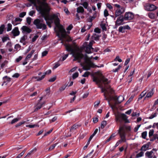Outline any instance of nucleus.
I'll return each instance as SVG.
<instances>
[{"instance_id":"nucleus-62","label":"nucleus","mask_w":158,"mask_h":158,"mask_svg":"<svg viewBox=\"0 0 158 158\" xmlns=\"http://www.w3.org/2000/svg\"><path fill=\"white\" fill-rule=\"evenodd\" d=\"M38 36L37 35H35L32 39V41L34 42L38 38Z\"/></svg>"},{"instance_id":"nucleus-35","label":"nucleus","mask_w":158,"mask_h":158,"mask_svg":"<svg viewBox=\"0 0 158 158\" xmlns=\"http://www.w3.org/2000/svg\"><path fill=\"white\" fill-rule=\"evenodd\" d=\"M143 154H144V153L143 152H139V153H138L136 155V157L137 158H138L139 157H141L143 156Z\"/></svg>"},{"instance_id":"nucleus-37","label":"nucleus","mask_w":158,"mask_h":158,"mask_svg":"<svg viewBox=\"0 0 158 158\" xmlns=\"http://www.w3.org/2000/svg\"><path fill=\"white\" fill-rule=\"evenodd\" d=\"M31 18L30 17H28L27 18V22L29 25L30 24L31 22Z\"/></svg>"},{"instance_id":"nucleus-14","label":"nucleus","mask_w":158,"mask_h":158,"mask_svg":"<svg viewBox=\"0 0 158 158\" xmlns=\"http://www.w3.org/2000/svg\"><path fill=\"white\" fill-rule=\"evenodd\" d=\"M150 145L149 143H148L146 144L143 145L141 148V150L145 151L149 149V148Z\"/></svg>"},{"instance_id":"nucleus-17","label":"nucleus","mask_w":158,"mask_h":158,"mask_svg":"<svg viewBox=\"0 0 158 158\" xmlns=\"http://www.w3.org/2000/svg\"><path fill=\"white\" fill-rule=\"evenodd\" d=\"M44 104L43 102H39L35 106V111H36L40 109L42 105Z\"/></svg>"},{"instance_id":"nucleus-46","label":"nucleus","mask_w":158,"mask_h":158,"mask_svg":"<svg viewBox=\"0 0 158 158\" xmlns=\"http://www.w3.org/2000/svg\"><path fill=\"white\" fill-rule=\"evenodd\" d=\"M26 13L25 12H23L20 14L19 16L20 17L23 18L26 15Z\"/></svg>"},{"instance_id":"nucleus-44","label":"nucleus","mask_w":158,"mask_h":158,"mask_svg":"<svg viewBox=\"0 0 158 158\" xmlns=\"http://www.w3.org/2000/svg\"><path fill=\"white\" fill-rule=\"evenodd\" d=\"M94 31L98 33H100L101 32L100 29L98 28H95L94 30Z\"/></svg>"},{"instance_id":"nucleus-45","label":"nucleus","mask_w":158,"mask_h":158,"mask_svg":"<svg viewBox=\"0 0 158 158\" xmlns=\"http://www.w3.org/2000/svg\"><path fill=\"white\" fill-rule=\"evenodd\" d=\"M114 61H118V62H120L122 61V60L120 58L119 56H117L114 59Z\"/></svg>"},{"instance_id":"nucleus-8","label":"nucleus","mask_w":158,"mask_h":158,"mask_svg":"<svg viewBox=\"0 0 158 158\" xmlns=\"http://www.w3.org/2000/svg\"><path fill=\"white\" fill-rule=\"evenodd\" d=\"M124 128V127H120L118 131V133L119 134L121 138V139L120 140H121V142L125 141V135L123 132Z\"/></svg>"},{"instance_id":"nucleus-36","label":"nucleus","mask_w":158,"mask_h":158,"mask_svg":"<svg viewBox=\"0 0 158 158\" xmlns=\"http://www.w3.org/2000/svg\"><path fill=\"white\" fill-rule=\"evenodd\" d=\"M11 29H12V25L10 23L8 24V26H7V31H9L11 30Z\"/></svg>"},{"instance_id":"nucleus-1","label":"nucleus","mask_w":158,"mask_h":158,"mask_svg":"<svg viewBox=\"0 0 158 158\" xmlns=\"http://www.w3.org/2000/svg\"><path fill=\"white\" fill-rule=\"evenodd\" d=\"M45 0H38L37 4H35V6L37 10L39 11L44 17L46 23L50 27L51 23L54 22L56 27L55 28V31L57 35L62 40L61 43L63 44L64 41H70L72 39L66 35L65 29L63 26L59 24V19L58 17L59 14L49 15L48 13L50 8L48 4L45 2Z\"/></svg>"},{"instance_id":"nucleus-20","label":"nucleus","mask_w":158,"mask_h":158,"mask_svg":"<svg viewBox=\"0 0 158 158\" xmlns=\"http://www.w3.org/2000/svg\"><path fill=\"white\" fill-rule=\"evenodd\" d=\"M154 92L153 90H151L147 94L145 98H150L153 94Z\"/></svg>"},{"instance_id":"nucleus-50","label":"nucleus","mask_w":158,"mask_h":158,"mask_svg":"<svg viewBox=\"0 0 158 158\" xmlns=\"http://www.w3.org/2000/svg\"><path fill=\"white\" fill-rule=\"evenodd\" d=\"M77 67H75L74 68L72 69L69 72V73L74 72L77 69Z\"/></svg>"},{"instance_id":"nucleus-38","label":"nucleus","mask_w":158,"mask_h":158,"mask_svg":"<svg viewBox=\"0 0 158 158\" xmlns=\"http://www.w3.org/2000/svg\"><path fill=\"white\" fill-rule=\"evenodd\" d=\"M147 135V132L146 131H145L143 132L142 134V136L143 138L145 139Z\"/></svg>"},{"instance_id":"nucleus-6","label":"nucleus","mask_w":158,"mask_h":158,"mask_svg":"<svg viewBox=\"0 0 158 158\" xmlns=\"http://www.w3.org/2000/svg\"><path fill=\"white\" fill-rule=\"evenodd\" d=\"M116 119L117 121H119V118H122L125 123H129L130 122L129 120L127 119V116L124 114L118 113L115 114Z\"/></svg>"},{"instance_id":"nucleus-18","label":"nucleus","mask_w":158,"mask_h":158,"mask_svg":"<svg viewBox=\"0 0 158 158\" xmlns=\"http://www.w3.org/2000/svg\"><path fill=\"white\" fill-rule=\"evenodd\" d=\"M102 91L103 92H105L104 93V96L105 97V98L106 99H107V97H108V91L109 90V89H106V88L102 87Z\"/></svg>"},{"instance_id":"nucleus-49","label":"nucleus","mask_w":158,"mask_h":158,"mask_svg":"<svg viewBox=\"0 0 158 158\" xmlns=\"http://www.w3.org/2000/svg\"><path fill=\"white\" fill-rule=\"evenodd\" d=\"M101 28H102V29L103 30H106V26H105V24H102L101 25Z\"/></svg>"},{"instance_id":"nucleus-31","label":"nucleus","mask_w":158,"mask_h":158,"mask_svg":"<svg viewBox=\"0 0 158 158\" xmlns=\"http://www.w3.org/2000/svg\"><path fill=\"white\" fill-rule=\"evenodd\" d=\"M90 74V73L88 71L85 72L84 74H83L82 76L84 77H87Z\"/></svg>"},{"instance_id":"nucleus-63","label":"nucleus","mask_w":158,"mask_h":158,"mask_svg":"<svg viewBox=\"0 0 158 158\" xmlns=\"http://www.w3.org/2000/svg\"><path fill=\"white\" fill-rule=\"evenodd\" d=\"M60 65V64L58 63H56L53 67L54 69H55Z\"/></svg>"},{"instance_id":"nucleus-2","label":"nucleus","mask_w":158,"mask_h":158,"mask_svg":"<svg viewBox=\"0 0 158 158\" xmlns=\"http://www.w3.org/2000/svg\"><path fill=\"white\" fill-rule=\"evenodd\" d=\"M94 43V41H90L89 45L87 43L85 42L83 45L82 49L79 48L76 45L65 44L66 49L67 51L71 52V54L74 57L73 61L77 60H84V62L81 63V64L83 67V69L85 70H89L90 67H94L97 66L95 65L92 63L90 60L92 57H88L86 55L83 56L82 53V50L83 49L87 53H90L91 52V50L93 49L92 47V45Z\"/></svg>"},{"instance_id":"nucleus-12","label":"nucleus","mask_w":158,"mask_h":158,"mask_svg":"<svg viewBox=\"0 0 158 158\" xmlns=\"http://www.w3.org/2000/svg\"><path fill=\"white\" fill-rule=\"evenodd\" d=\"M51 72V70H49L45 73L44 74L42 75L41 77L39 76L37 77H35V78L37 79V81H40L44 78L46 74H50Z\"/></svg>"},{"instance_id":"nucleus-48","label":"nucleus","mask_w":158,"mask_h":158,"mask_svg":"<svg viewBox=\"0 0 158 158\" xmlns=\"http://www.w3.org/2000/svg\"><path fill=\"white\" fill-rule=\"evenodd\" d=\"M98 131V129H96L94 132L92 134V135L90 136V137H91L92 138H93V137L96 135V134L97 133Z\"/></svg>"},{"instance_id":"nucleus-19","label":"nucleus","mask_w":158,"mask_h":158,"mask_svg":"<svg viewBox=\"0 0 158 158\" xmlns=\"http://www.w3.org/2000/svg\"><path fill=\"white\" fill-rule=\"evenodd\" d=\"M35 52L34 50H32L31 52L28 55H27V56L26 58V60H28L31 57L32 55Z\"/></svg>"},{"instance_id":"nucleus-33","label":"nucleus","mask_w":158,"mask_h":158,"mask_svg":"<svg viewBox=\"0 0 158 158\" xmlns=\"http://www.w3.org/2000/svg\"><path fill=\"white\" fill-rule=\"evenodd\" d=\"M25 151L24 150L21 153L19 154L16 157V158H20L24 154L25 152Z\"/></svg>"},{"instance_id":"nucleus-57","label":"nucleus","mask_w":158,"mask_h":158,"mask_svg":"<svg viewBox=\"0 0 158 158\" xmlns=\"http://www.w3.org/2000/svg\"><path fill=\"white\" fill-rule=\"evenodd\" d=\"M52 131V129L50 130H49V131H48L47 132H46V133H45V134H44V136H46L47 135H48L50 133H51V132Z\"/></svg>"},{"instance_id":"nucleus-55","label":"nucleus","mask_w":158,"mask_h":158,"mask_svg":"<svg viewBox=\"0 0 158 158\" xmlns=\"http://www.w3.org/2000/svg\"><path fill=\"white\" fill-rule=\"evenodd\" d=\"M9 40V38L7 37H4L2 38V40L3 42L6 41L7 40Z\"/></svg>"},{"instance_id":"nucleus-51","label":"nucleus","mask_w":158,"mask_h":158,"mask_svg":"<svg viewBox=\"0 0 158 158\" xmlns=\"http://www.w3.org/2000/svg\"><path fill=\"white\" fill-rule=\"evenodd\" d=\"M154 133V130H151L150 131L149 133V136H152Z\"/></svg>"},{"instance_id":"nucleus-58","label":"nucleus","mask_w":158,"mask_h":158,"mask_svg":"<svg viewBox=\"0 0 158 158\" xmlns=\"http://www.w3.org/2000/svg\"><path fill=\"white\" fill-rule=\"evenodd\" d=\"M19 76V74L18 73H15L13 75L12 77H13L18 78Z\"/></svg>"},{"instance_id":"nucleus-41","label":"nucleus","mask_w":158,"mask_h":158,"mask_svg":"<svg viewBox=\"0 0 158 158\" xmlns=\"http://www.w3.org/2000/svg\"><path fill=\"white\" fill-rule=\"evenodd\" d=\"M32 3L34 4V5L35 6V4H37V1L38 0H28Z\"/></svg>"},{"instance_id":"nucleus-59","label":"nucleus","mask_w":158,"mask_h":158,"mask_svg":"<svg viewBox=\"0 0 158 158\" xmlns=\"http://www.w3.org/2000/svg\"><path fill=\"white\" fill-rule=\"evenodd\" d=\"M12 45L10 42H8L6 44V47L7 48H10L11 47Z\"/></svg>"},{"instance_id":"nucleus-7","label":"nucleus","mask_w":158,"mask_h":158,"mask_svg":"<svg viewBox=\"0 0 158 158\" xmlns=\"http://www.w3.org/2000/svg\"><path fill=\"white\" fill-rule=\"evenodd\" d=\"M157 7L153 4H147L144 6V9L148 11H153L157 9Z\"/></svg>"},{"instance_id":"nucleus-21","label":"nucleus","mask_w":158,"mask_h":158,"mask_svg":"<svg viewBox=\"0 0 158 158\" xmlns=\"http://www.w3.org/2000/svg\"><path fill=\"white\" fill-rule=\"evenodd\" d=\"M77 12L78 13H82L84 12V9L82 6L78 7L77 9Z\"/></svg>"},{"instance_id":"nucleus-34","label":"nucleus","mask_w":158,"mask_h":158,"mask_svg":"<svg viewBox=\"0 0 158 158\" xmlns=\"http://www.w3.org/2000/svg\"><path fill=\"white\" fill-rule=\"evenodd\" d=\"M26 122L25 121H22V122H21L19 123H18L17 124H16V127H18L19 126L22 125L25 123H26Z\"/></svg>"},{"instance_id":"nucleus-5","label":"nucleus","mask_w":158,"mask_h":158,"mask_svg":"<svg viewBox=\"0 0 158 158\" xmlns=\"http://www.w3.org/2000/svg\"><path fill=\"white\" fill-rule=\"evenodd\" d=\"M33 23L37 29L44 30L46 28V26L43 23L42 20L39 19H36L34 21Z\"/></svg>"},{"instance_id":"nucleus-25","label":"nucleus","mask_w":158,"mask_h":158,"mask_svg":"<svg viewBox=\"0 0 158 158\" xmlns=\"http://www.w3.org/2000/svg\"><path fill=\"white\" fill-rule=\"evenodd\" d=\"M20 119V118H16L13 119L9 123L11 124H13L19 121Z\"/></svg>"},{"instance_id":"nucleus-30","label":"nucleus","mask_w":158,"mask_h":158,"mask_svg":"<svg viewBox=\"0 0 158 158\" xmlns=\"http://www.w3.org/2000/svg\"><path fill=\"white\" fill-rule=\"evenodd\" d=\"M4 28L5 26L4 25H2L0 27V34H2Z\"/></svg>"},{"instance_id":"nucleus-27","label":"nucleus","mask_w":158,"mask_h":158,"mask_svg":"<svg viewBox=\"0 0 158 158\" xmlns=\"http://www.w3.org/2000/svg\"><path fill=\"white\" fill-rule=\"evenodd\" d=\"M79 76V73L78 72H76L75 73H73L72 75V78L73 79H76V78L78 77Z\"/></svg>"},{"instance_id":"nucleus-26","label":"nucleus","mask_w":158,"mask_h":158,"mask_svg":"<svg viewBox=\"0 0 158 158\" xmlns=\"http://www.w3.org/2000/svg\"><path fill=\"white\" fill-rule=\"evenodd\" d=\"M81 5H82L85 9L87 8L89 6L88 2L86 1L83 2Z\"/></svg>"},{"instance_id":"nucleus-40","label":"nucleus","mask_w":158,"mask_h":158,"mask_svg":"<svg viewBox=\"0 0 158 158\" xmlns=\"http://www.w3.org/2000/svg\"><path fill=\"white\" fill-rule=\"evenodd\" d=\"M89 94V92H86L84 94H83V95L82 96L83 98H86L88 96Z\"/></svg>"},{"instance_id":"nucleus-13","label":"nucleus","mask_w":158,"mask_h":158,"mask_svg":"<svg viewBox=\"0 0 158 158\" xmlns=\"http://www.w3.org/2000/svg\"><path fill=\"white\" fill-rule=\"evenodd\" d=\"M21 29L23 32L29 33L31 31V29L26 26H23L21 28Z\"/></svg>"},{"instance_id":"nucleus-39","label":"nucleus","mask_w":158,"mask_h":158,"mask_svg":"<svg viewBox=\"0 0 158 158\" xmlns=\"http://www.w3.org/2000/svg\"><path fill=\"white\" fill-rule=\"evenodd\" d=\"M121 68V66L120 65H119L117 68H116L115 69L113 70V71L114 72H116Z\"/></svg>"},{"instance_id":"nucleus-53","label":"nucleus","mask_w":158,"mask_h":158,"mask_svg":"<svg viewBox=\"0 0 158 158\" xmlns=\"http://www.w3.org/2000/svg\"><path fill=\"white\" fill-rule=\"evenodd\" d=\"M156 116V114L154 113V114H152L151 116L149 117L148 118L150 119H152L154 118Z\"/></svg>"},{"instance_id":"nucleus-4","label":"nucleus","mask_w":158,"mask_h":158,"mask_svg":"<svg viewBox=\"0 0 158 158\" xmlns=\"http://www.w3.org/2000/svg\"><path fill=\"white\" fill-rule=\"evenodd\" d=\"M114 5L115 7V18L124 13L125 11V9L124 7L118 4H115Z\"/></svg>"},{"instance_id":"nucleus-52","label":"nucleus","mask_w":158,"mask_h":158,"mask_svg":"<svg viewBox=\"0 0 158 158\" xmlns=\"http://www.w3.org/2000/svg\"><path fill=\"white\" fill-rule=\"evenodd\" d=\"M35 13V11L31 10L29 12V15L31 16H32Z\"/></svg>"},{"instance_id":"nucleus-16","label":"nucleus","mask_w":158,"mask_h":158,"mask_svg":"<svg viewBox=\"0 0 158 158\" xmlns=\"http://www.w3.org/2000/svg\"><path fill=\"white\" fill-rule=\"evenodd\" d=\"M12 33L15 36L18 35L19 34V32L18 27H15L12 31Z\"/></svg>"},{"instance_id":"nucleus-42","label":"nucleus","mask_w":158,"mask_h":158,"mask_svg":"<svg viewBox=\"0 0 158 158\" xmlns=\"http://www.w3.org/2000/svg\"><path fill=\"white\" fill-rule=\"evenodd\" d=\"M20 46L18 44H16L15 46V48L16 50L20 49Z\"/></svg>"},{"instance_id":"nucleus-9","label":"nucleus","mask_w":158,"mask_h":158,"mask_svg":"<svg viewBox=\"0 0 158 158\" xmlns=\"http://www.w3.org/2000/svg\"><path fill=\"white\" fill-rule=\"evenodd\" d=\"M124 18L125 20H131L134 18V15L131 12H127L125 13Z\"/></svg>"},{"instance_id":"nucleus-56","label":"nucleus","mask_w":158,"mask_h":158,"mask_svg":"<svg viewBox=\"0 0 158 158\" xmlns=\"http://www.w3.org/2000/svg\"><path fill=\"white\" fill-rule=\"evenodd\" d=\"M124 29L123 28V26H121L119 28V31L120 32H123V30Z\"/></svg>"},{"instance_id":"nucleus-61","label":"nucleus","mask_w":158,"mask_h":158,"mask_svg":"<svg viewBox=\"0 0 158 158\" xmlns=\"http://www.w3.org/2000/svg\"><path fill=\"white\" fill-rule=\"evenodd\" d=\"M146 93V92H145V91H144L143 92H142L140 94L141 98H142V97H144V95H145Z\"/></svg>"},{"instance_id":"nucleus-3","label":"nucleus","mask_w":158,"mask_h":158,"mask_svg":"<svg viewBox=\"0 0 158 158\" xmlns=\"http://www.w3.org/2000/svg\"><path fill=\"white\" fill-rule=\"evenodd\" d=\"M93 81L97 84L102 82L104 84L108 83L109 81L107 79L105 78L102 73L100 71L95 73L93 78Z\"/></svg>"},{"instance_id":"nucleus-22","label":"nucleus","mask_w":158,"mask_h":158,"mask_svg":"<svg viewBox=\"0 0 158 158\" xmlns=\"http://www.w3.org/2000/svg\"><path fill=\"white\" fill-rule=\"evenodd\" d=\"M26 127L30 128H33L35 127H39V125L38 124H27L26 125Z\"/></svg>"},{"instance_id":"nucleus-32","label":"nucleus","mask_w":158,"mask_h":158,"mask_svg":"<svg viewBox=\"0 0 158 158\" xmlns=\"http://www.w3.org/2000/svg\"><path fill=\"white\" fill-rule=\"evenodd\" d=\"M78 127V126L77 125H73L71 128L70 131H71L73 130H75L77 129Z\"/></svg>"},{"instance_id":"nucleus-28","label":"nucleus","mask_w":158,"mask_h":158,"mask_svg":"<svg viewBox=\"0 0 158 158\" xmlns=\"http://www.w3.org/2000/svg\"><path fill=\"white\" fill-rule=\"evenodd\" d=\"M107 124V122L106 121H102L101 123V128L103 129Z\"/></svg>"},{"instance_id":"nucleus-24","label":"nucleus","mask_w":158,"mask_h":158,"mask_svg":"<svg viewBox=\"0 0 158 158\" xmlns=\"http://www.w3.org/2000/svg\"><path fill=\"white\" fill-rule=\"evenodd\" d=\"M116 135H117V134L116 133L112 134L111 135V136H110V138L106 140V142H108L111 140L114 139V138L116 136Z\"/></svg>"},{"instance_id":"nucleus-43","label":"nucleus","mask_w":158,"mask_h":158,"mask_svg":"<svg viewBox=\"0 0 158 158\" xmlns=\"http://www.w3.org/2000/svg\"><path fill=\"white\" fill-rule=\"evenodd\" d=\"M107 7L110 10H112L113 7L110 4L107 3L106 4Z\"/></svg>"},{"instance_id":"nucleus-47","label":"nucleus","mask_w":158,"mask_h":158,"mask_svg":"<svg viewBox=\"0 0 158 158\" xmlns=\"http://www.w3.org/2000/svg\"><path fill=\"white\" fill-rule=\"evenodd\" d=\"M104 16L105 17H106L109 15L108 11L106 9H105L104 10Z\"/></svg>"},{"instance_id":"nucleus-29","label":"nucleus","mask_w":158,"mask_h":158,"mask_svg":"<svg viewBox=\"0 0 158 158\" xmlns=\"http://www.w3.org/2000/svg\"><path fill=\"white\" fill-rule=\"evenodd\" d=\"M148 16L150 19H154L155 17V15L154 13H149L148 14Z\"/></svg>"},{"instance_id":"nucleus-60","label":"nucleus","mask_w":158,"mask_h":158,"mask_svg":"<svg viewBox=\"0 0 158 158\" xmlns=\"http://www.w3.org/2000/svg\"><path fill=\"white\" fill-rule=\"evenodd\" d=\"M69 54H67L64 55V56H63L62 58V60H61L62 61H63L65 60V59L68 57V56Z\"/></svg>"},{"instance_id":"nucleus-10","label":"nucleus","mask_w":158,"mask_h":158,"mask_svg":"<svg viewBox=\"0 0 158 158\" xmlns=\"http://www.w3.org/2000/svg\"><path fill=\"white\" fill-rule=\"evenodd\" d=\"M124 19V18L122 16L118 17L115 22L116 26H118L123 24Z\"/></svg>"},{"instance_id":"nucleus-64","label":"nucleus","mask_w":158,"mask_h":158,"mask_svg":"<svg viewBox=\"0 0 158 158\" xmlns=\"http://www.w3.org/2000/svg\"><path fill=\"white\" fill-rule=\"evenodd\" d=\"M140 125H138L136 127H135V132L137 131L138 130L139 128L140 127Z\"/></svg>"},{"instance_id":"nucleus-54","label":"nucleus","mask_w":158,"mask_h":158,"mask_svg":"<svg viewBox=\"0 0 158 158\" xmlns=\"http://www.w3.org/2000/svg\"><path fill=\"white\" fill-rule=\"evenodd\" d=\"M100 102L99 101H98L94 103V107H97L100 104Z\"/></svg>"},{"instance_id":"nucleus-11","label":"nucleus","mask_w":158,"mask_h":158,"mask_svg":"<svg viewBox=\"0 0 158 158\" xmlns=\"http://www.w3.org/2000/svg\"><path fill=\"white\" fill-rule=\"evenodd\" d=\"M3 82L2 85V86H3L4 84H5L6 85H7L8 83L11 81V78L7 76L4 77L3 78Z\"/></svg>"},{"instance_id":"nucleus-23","label":"nucleus","mask_w":158,"mask_h":158,"mask_svg":"<svg viewBox=\"0 0 158 158\" xmlns=\"http://www.w3.org/2000/svg\"><path fill=\"white\" fill-rule=\"evenodd\" d=\"M116 98L117 99L118 102V103H121L124 100V98L123 96H120L117 98H115V99Z\"/></svg>"},{"instance_id":"nucleus-15","label":"nucleus","mask_w":158,"mask_h":158,"mask_svg":"<svg viewBox=\"0 0 158 158\" xmlns=\"http://www.w3.org/2000/svg\"><path fill=\"white\" fill-rule=\"evenodd\" d=\"M154 153L152 151L150 152H147L145 153V156L149 158H152L154 156Z\"/></svg>"}]
</instances>
